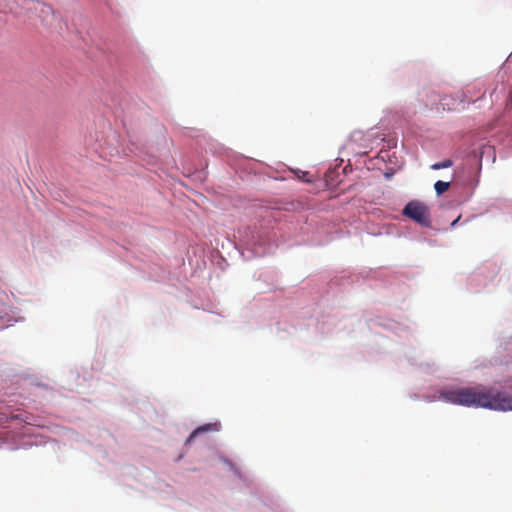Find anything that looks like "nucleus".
<instances>
[{
    "label": "nucleus",
    "mask_w": 512,
    "mask_h": 512,
    "mask_svg": "<svg viewBox=\"0 0 512 512\" xmlns=\"http://www.w3.org/2000/svg\"><path fill=\"white\" fill-rule=\"evenodd\" d=\"M297 177L304 181V182H311L312 180L309 178V173L308 172H304V171H300V174H297Z\"/></svg>",
    "instance_id": "6"
},
{
    "label": "nucleus",
    "mask_w": 512,
    "mask_h": 512,
    "mask_svg": "<svg viewBox=\"0 0 512 512\" xmlns=\"http://www.w3.org/2000/svg\"><path fill=\"white\" fill-rule=\"evenodd\" d=\"M440 398L455 405L483 407L501 411L512 410L511 396L504 392H495L493 389L481 385L442 391Z\"/></svg>",
    "instance_id": "1"
},
{
    "label": "nucleus",
    "mask_w": 512,
    "mask_h": 512,
    "mask_svg": "<svg viewBox=\"0 0 512 512\" xmlns=\"http://www.w3.org/2000/svg\"><path fill=\"white\" fill-rule=\"evenodd\" d=\"M460 218H461L460 216H459L458 218H456V219L451 223V226H452V227H455V226L457 225V223L459 222Z\"/></svg>",
    "instance_id": "7"
},
{
    "label": "nucleus",
    "mask_w": 512,
    "mask_h": 512,
    "mask_svg": "<svg viewBox=\"0 0 512 512\" xmlns=\"http://www.w3.org/2000/svg\"><path fill=\"white\" fill-rule=\"evenodd\" d=\"M403 215L424 227L431 226L428 207L421 201H410L403 209Z\"/></svg>",
    "instance_id": "2"
},
{
    "label": "nucleus",
    "mask_w": 512,
    "mask_h": 512,
    "mask_svg": "<svg viewBox=\"0 0 512 512\" xmlns=\"http://www.w3.org/2000/svg\"><path fill=\"white\" fill-rule=\"evenodd\" d=\"M449 187H450L449 182H444V181H440V180L434 184L435 191L438 195L445 193L449 189Z\"/></svg>",
    "instance_id": "4"
},
{
    "label": "nucleus",
    "mask_w": 512,
    "mask_h": 512,
    "mask_svg": "<svg viewBox=\"0 0 512 512\" xmlns=\"http://www.w3.org/2000/svg\"><path fill=\"white\" fill-rule=\"evenodd\" d=\"M219 430V424L218 423H208L202 426H199L196 428L188 437L186 443H190L196 438L199 434L209 431H218Z\"/></svg>",
    "instance_id": "3"
},
{
    "label": "nucleus",
    "mask_w": 512,
    "mask_h": 512,
    "mask_svg": "<svg viewBox=\"0 0 512 512\" xmlns=\"http://www.w3.org/2000/svg\"><path fill=\"white\" fill-rule=\"evenodd\" d=\"M452 161L450 159H446L442 162H438V163H435L431 166V168L433 170H440V169H444V168H448V167H451L452 166Z\"/></svg>",
    "instance_id": "5"
}]
</instances>
